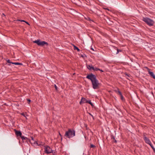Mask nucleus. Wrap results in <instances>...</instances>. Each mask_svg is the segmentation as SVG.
Returning a JSON list of instances; mask_svg holds the SVG:
<instances>
[{"instance_id":"6","label":"nucleus","mask_w":155,"mask_h":155,"mask_svg":"<svg viewBox=\"0 0 155 155\" xmlns=\"http://www.w3.org/2000/svg\"><path fill=\"white\" fill-rule=\"evenodd\" d=\"M131 66L134 68H138L140 67V64L137 62H133Z\"/></svg>"},{"instance_id":"25","label":"nucleus","mask_w":155,"mask_h":155,"mask_svg":"<svg viewBox=\"0 0 155 155\" xmlns=\"http://www.w3.org/2000/svg\"><path fill=\"white\" fill-rule=\"evenodd\" d=\"M120 96L121 97V100H123L124 99V98L122 94V95H120Z\"/></svg>"},{"instance_id":"8","label":"nucleus","mask_w":155,"mask_h":155,"mask_svg":"<svg viewBox=\"0 0 155 155\" xmlns=\"http://www.w3.org/2000/svg\"><path fill=\"white\" fill-rule=\"evenodd\" d=\"M87 100L84 97H82L81 101L79 102L80 104H81L82 103H87Z\"/></svg>"},{"instance_id":"40","label":"nucleus","mask_w":155,"mask_h":155,"mask_svg":"<svg viewBox=\"0 0 155 155\" xmlns=\"http://www.w3.org/2000/svg\"><path fill=\"white\" fill-rule=\"evenodd\" d=\"M52 153L53 154V155H55V152H54V153L52 152Z\"/></svg>"},{"instance_id":"28","label":"nucleus","mask_w":155,"mask_h":155,"mask_svg":"<svg viewBox=\"0 0 155 155\" xmlns=\"http://www.w3.org/2000/svg\"><path fill=\"white\" fill-rule=\"evenodd\" d=\"M145 68H146L147 69V70L148 71H148H150V69H149L147 67H145Z\"/></svg>"},{"instance_id":"10","label":"nucleus","mask_w":155,"mask_h":155,"mask_svg":"<svg viewBox=\"0 0 155 155\" xmlns=\"http://www.w3.org/2000/svg\"><path fill=\"white\" fill-rule=\"evenodd\" d=\"M148 73L151 77L155 79V75L154 74L153 72H151L150 71H148Z\"/></svg>"},{"instance_id":"37","label":"nucleus","mask_w":155,"mask_h":155,"mask_svg":"<svg viewBox=\"0 0 155 155\" xmlns=\"http://www.w3.org/2000/svg\"><path fill=\"white\" fill-rule=\"evenodd\" d=\"M59 135L60 136V137H62V136L60 134V133H59Z\"/></svg>"},{"instance_id":"19","label":"nucleus","mask_w":155,"mask_h":155,"mask_svg":"<svg viewBox=\"0 0 155 155\" xmlns=\"http://www.w3.org/2000/svg\"><path fill=\"white\" fill-rule=\"evenodd\" d=\"M34 143V144L36 143L37 145H38V146H40L41 145V144L39 143L38 142L36 141Z\"/></svg>"},{"instance_id":"1","label":"nucleus","mask_w":155,"mask_h":155,"mask_svg":"<svg viewBox=\"0 0 155 155\" xmlns=\"http://www.w3.org/2000/svg\"><path fill=\"white\" fill-rule=\"evenodd\" d=\"M86 78L90 80L92 82L93 88L94 89H97L99 88V86L100 83L96 79V77L95 75L92 73L88 74L86 76Z\"/></svg>"},{"instance_id":"4","label":"nucleus","mask_w":155,"mask_h":155,"mask_svg":"<svg viewBox=\"0 0 155 155\" xmlns=\"http://www.w3.org/2000/svg\"><path fill=\"white\" fill-rule=\"evenodd\" d=\"M34 43L37 44L38 45L43 46L45 45H48V44L45 41H41L40 39H38L33 41Z\"/></svg>"},{"instance_id":"23","label":"nucleus","mask_w":155,"mask_h":155,"mask_svg":"<svg viewBox=\"0 0 155 155\" xmlns=\"http://www.w3.org/2000/svg\"><path fill=\"white\" fill-rule=\"evenodd\" d=\"M99 70H100V69L99 68H94V71H97L98 70L99 71Z\"/></svg>"},{"instance_id":"9","label":"nucleus","mask_w":155,"mask_h":155,"mask_svg":"<svg viewBox=\"0 0 155 155\" xmlns=\"http://www.w3.org/2000/svg\"><path fill=\"white\" fill-rule=\"evenodd\" d=\"M144 140L146 143L149 144V145H150L152 144L151 141L147 137L145 138L144 139Z\"/></svg>"},{"instance_id":"33","label":"nucleus","mask_w":155,"mask_h":155,"mask_svg":"<svg viewBox=\"0 0 155 155\" xmlns=\"http://www.w3.org/2000/svg\"><path fill=\"white\" fill-rule=\"evenodd\" d=\"M99 71H101V72H104V71L103 70H102L101 69H100V70H99Z\"/></svg>"},{"instance_id":"20","label":"nucleus","mask_w":155,"mask_h":155,"mask_svg":"<svg viewBox=\"0 0 155 155\" xmlns=\"http://www.w3.org/2000/svg\"><path fill=\"white\" fill-rule=\"evenodd\" d=\"M95 147H96L93 144H91L90 145V147L91 148H95Z\"/></svg>"},{"instance_id":"24","label":"nucleus","mask_w":155,"mask_h":155,"mask_svg":"<svg viewBox=\"0 0 155 155\" xmlns=\"http://www.w3.org/2000/svg\"><path fill=\"white\" fill-rule=\"evenodd\" d=\"M7 62L8 63H11L12 64V63H13L12 62H11L10 60L9 59L7 60Z\"/></svg>"},{"instance_id":"43","label":"nucleus","mask_w":155,"mask_h":155,"mask_svg":"<svg viewBox=\"0 0 155 155\" xmlns=\"http://www.w3.org/2000/svg\"><path fill=\"white\" fill-rule=\"evenodd\" d=\"M81 56L82 57H83V55H82Z\"/></svg>"},{"instance_id":"3","label":"nucleus","mask_w":155,"mask_h":155,"mask_svg":"<svg viewBox=\"0 0 155 155\" xmlns=\"http://www.w3.org/2000/svg\"><path fill=\"white\" fill-rule=\"evenodd\" d=\"M143 20L149 26H152L154 23L153 20L147 17L143 18Z\"/></svg>"},{"instance_id":"42","label":"nucleus","mask_w":155,"mask_h":155,"mask_svg":"<svg viewBox=\"0 0 155 155\" xmlns=\"http://www.w3.org/2000/svg\"><path fill=\"white\" fill-rule=\"evenodd\" d=\"M61 137V140H62V137Z\"/></svg>"},{"instance_id":"36","label":"nucleus","mask_w":155,"mask_h":155,"mask_svg":"<svg viewBox=\"0 0 155 155\" xmlns=\"http://www.w3.org/2000/svg\"><path fill=\"white\" fill-rule=\"evenodd\" d=\"M115 91L116 92L118 93L117 90H115Z\"/></svg>"},{"instance_id":"16","label":"nucleus","mask_w":155,"mask_h":155,"mask_svg":"<svg viewBox=\"0 0 155 155\" xmlns=\"http://www.w3.org/2000/svg\"><path fill=\"white\" fill-rule=\"evenodd\" d=\"M74 50H77L78 51H80L78 48L74 45Z\"/></svg>"},{"instance_id":"17","label":"nucleus","mask_w":155,"mask_h":155,"mask_svg":"<svg viewBox=\"0 0 155 155\" xmlns=\"http://www.w3.org/2000/svg\"><path fill=\"white\" fill-rule=\"evenodd\" d=\"M151 147L152 148V149H153V151L155 153V148L152 145V144H151L150 145Z\"/></svg>"},{"instance_id":"13","label":"nucleus","mask_w":155,"mask_h":155,"mask_svg":"<svg viewBox=\"0 0 155 155\" xmlns=\"http://www.w3.org/2000/svg\"><path fill=\"white\" fill-rule=\"evenodd\" d=\"M111 139H113L114 140V142L115 143H117V141L115 139L113 135H111Z\"/></svg>"},{"instance_id":"14","label":"nucleus","mask_w":155,"mask_h":155,"mask_svg":"<svg viewBox=\"0 0 155 155\" xmlns=\"http://www.w3.org/2000/svg\"><path fill=\"white\" fill-rule=\"evenodd\" d=\"M21 139H22V140H28V138H27L26 137H25L24 136H22V135H21V137H20Z\"/></svg>"},{"instance_id":"22","label":"nucleus","mask_w":155,"mask_h":155,"mask_svg":"<svg viewBox=\"0 0 155 155\" xmlns=\"http://www.w3.org/2000/svg\"><path fill=\"white\" fill-rule=\"evenodd\" d=\"M121 50L117 49V52L116 53V54H118L119 52H121Z\"/></svg>"},{"instance_id":"29","label":"nucleus","mask_w":155,"mask_h":155,"mask_svg":"<svg viewBox=\"0 0 155 155\" xmlns=\"http://www.w3.org/2000/svg\"><path fill=\"white\" fill-rule=\"evenodd\" d=\"M54 87L55 89V90H58V87L55 84L54 85Z\"/></svg>"},{"instance_id":"39","label":"nucleus","mask_w":155,"mask_h":155,"mask_svg":"<svg viewBox=\"0 0 155 155\" xmlns=\"http://www.w3.org/2000/svg\"><path fill=\"white\" fill-rule=\"evenodd\" d=\"M91 50H92L93 51H94V50L93 48H91Z\"/></svg>"},{"instance_id":"38","label":"nucleus","mask_w":155,"mask_h":155,"mask_svg":"<svg viewBox=\"0 0 155 155\" xmlns=\"http://www.w3.org/2000/svg\"><path fill=\"white\" fill-rule=\"evenodd\" d=\"M105 9H107V10H108V11L109 10V9L108 8H105Z\"/></svg>"},{"instance_id":"11","label":"nucleus","mask_w":155,"mask_h":155,"mask_svg":"<svg viewBox=\"0 0 155 155\" xmlns=\"http://www.w3.org/2000/svg\"><path fill=\"white\" fill-rule=\"evenodd\" d=\"M87 68L89 70H91V69L93 70L94 69V68L93 66H91L90 65L87 66Z\"/></svg>"},{"instance_id":"35","label":"nucleus","mask_w":155,"mask_h":155,"mask_svg":"<svg viewBox=\"0 0 155 155\" xmlns=\"http://www.w3.org/2000/svg\"><path fill=\"white\" fill-rule=\"evenodd\" d=\"M5 16V14L4 13H3L2 14V16Z\"/></svg>"},{"instance_id":"18","label":"nucleus","mask_w":155,"mask_h":155,"mask_svg":"<svg viewBox=\"0 0 155 155\" xmlns=\"http://www.w3.org/2000/svg\"><path fill=\"white\" fill-rule=\"evenodd\" d=\"M117 92H118L117 93H118V94H119L120 96L122 95V93H121V92L120 91L119 89L118 88L117 89Z\"/></svg>"},{"instance_id":"15","label":"nucleus","mask_w":155,"mask_h":155,"mask_svg":"<svg viewBox=\"0 0 155 155\" xmlns=\"http://www.w3.org/2000/svg\"><path fill=\"white\" fill-rule=\"evenodd\" d=\"M12 64H14L15 65H22V64L21 63H19V62H13L12 63Z\"/></svg>"},{"instance_id":"12","label":"nucleus","mask_w":155,"mask_h":155,"mask_svg":"<svg viewBox=\"0 0 155 155\" xmlns=\"http://www.w3.org/2000/svg\"><path fill=\"white\" fill-rule=\"evenodd\" d=\"M87 103H88L90 104L92 107H94V105L92 103H91V101L90 100H87Z\"/></svg>"},{"instance_id":"30","label":"nucleus","mask_w":155,"mask_h":155,"mask_svg":"<svg viewBox=\"0 0 155 155\" xmlns=\"http://www.w3.org/2000/svg\"><path fill=\"white\" fill-rule=\"evenodd\" d=\"M89 114L91 115V116L92 117L93 119H94V117L93 115L92 114H91V113H89Z\"/></svg>"},{"instance_id":"7","label":"nucleus","mask_w":155,"mask_h":155,"mask_svg":"<svg viewBox=\"0 0 155 155\" xmlns=\"http://www.w3.org/2000/svg\"><path fill=\"white\" fill-rule=\"evenodd\" d=\"M14 131H15V134L17 137H21L22 134L20 131L17 130L15 129L14 130Z\"/></svg>"},{"instance_id":"34","label":"nucleus","mask_w":155,"mask_h":155,"mask_svg":"<svg viewBox=\"0 0 155 155\" xmlns=\"http://www.w3.org/2000/svg\"><path fill=\"white\" fill-rule=\"evenodd\" d=\"M25 22L28 25H29V23L28 22L26 21H25Z\"/></svg>"},{"instance_id":"27","label":"nucleus","mask_w":155,"mask_h":155,"mask_svg":"<svg viewBox=\"0 0 155 155\" xmlns=\"http://www.w3.org/2000/svg\"><path fill=\"white\" fill-rule=\"evenodd\" d=\"M125 75L126 76H127V77H130V74H128L127 73H125Z\"/></svg>"},{"instance_id":"21","label":"nucleus","mask_w":155,"mask_h":155,"mask_svg":"<svg viewBox=\"0 0 155 155\" xmlns=\"http://www.w3.org/2000/svg\"><path fill=\"white\" fill-rule=\"evenodd\" d=\"M146 134L145 133H143V140L145 138L147 137L146 136Z\"/></svg>"},{"instance_id":"32","label":"nucleus","mask_w":155,"mask_h":155,"mask_svg":"<svg viewBox=\"0 0 155 155\" xmlns=\"http://www.w3.org/2000/svg\"><path fill=\"white\" fill-rule=\"evenodd\" d=\"M21 115H22V116H24L25 117V114H24V113H22L21 114Z\"/></svg>"},{"instance_id":"41","label":"nucleus","mask_w":155,"mask_h":155,"mask_svg":"<svg viewBox=\"0 0 155 155\" xmlns=\"http://www.w3.org/2000/svg\"><path fill=\"white\" fill-rule=\"evenodd\" d=\"M31 139H32V140H33V137H31Z\"/></svg>"},{"instance_id":"31","label":"nucleus","mask_w":155,"mask_h":155,"mask_svg":"<svg viewBox=\"0 0 155 155\" xmlns=\"http://www.w3.org/2000/svg\"><path fill=\"white\" fill-rule=\"evenodd\" d=\"M18 21H20L21 22H25V21L24 20H18Z\"/></svg>"},{"instance_id":"26","label":"nucleus","mask_w":155,"mask_h":155,"mask_svg":"<svg viewBox=\"0 0 155 155\" xmlns=\"http://www.w3.org/2000/svg\"><path fill=\"white\" fill-rule=\"evenodd\" d=\"M27 100L28 101V104H30V102L31 101V100L29 99H27Z\"/></svg>"},{"instance_id":"2","label":"nucleus","mask_w":155,"mask_h":155,"mask_svg":"<svg viewBox=\"0 0 155 155\" xmlns=\"http://www.w3.org/2000/svg\"><path fill=\"white\" fill-rule=\"evenodd\" d=\"M75 135V131L73 129H68L64 134V136L68 138L72 137Z\"/></svg>"},{"instance_id":"5","label":"nucleus","mask_w":155,"mask_h":155,"mask_svg":"<svg viewBox=\"0 0 155 155\" xmlns=\"http://www.w3.org/2000/svg\"><path fill=\"white\" fill-rule=\"evenodd\" d=\"M45 152L47 154H49L52 153V149L48 146L45 148Z\"/></svg>"}]
</instances>
